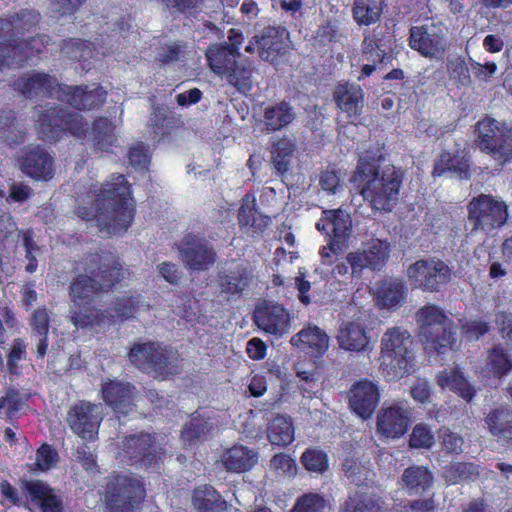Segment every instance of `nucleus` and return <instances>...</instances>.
Instances as JSON below:
<instances>
[{
    "mask_svg": "<svg viewBox=\"0 0 512 512\" xmlns=\"http://www.w3.org/2000/svg\"><path fill=\"white\" fill-rule=\"evenodd\" d=\"M79 265L82 272L73 277L68 287L70 321L77 329H93L104 325L107 318L106 310L93 304L95 299L120 283L125 270L110 253H88Z\"/></svg>",
    "mask_w": 512,
    "mask_h": 512,
    "instance_id": "1",
    "label": "nucleus"
},
{
    "mask_svg": "<svg viewBox=\"0 0 512 512\" xmlns=\"http://www.w3.org/2000/svg\"><path fill=\"white\" fill-rule=\"evenodd\" d=\"M75 214L85 221L95 220L100 232L123 234L134 221L136 204L130 183L123 174L92 187L82 197Z\"/></svg>",
    "mask_w": 512,
    "mask_h": 512,
    "instance_id": "2",
    "label": "nucleus"
},
{
    "mask_svg": "<svg viewBox=\"0 0 512 512\" xmlns=\"http://www.w3.org/2000/svg\"><path fill=\"white\" fill-rule=\"evenodd\" d=\"M39 20L40 13L33 9H20L0 16V75L5 70L23 67L49 43L46 35L24 38L38 25Z\"/></svg>",
    "mask_w": 512,
    "mask_h": 512,
    "instance_id": "3",
    "label": "nucleus"
},
{
    "mask_svg": "<svg viewBox=\"0 0 512 512\" xmlns=\"http://www.w3.org/2000/svg\"><path fill=\"white\" fill-rule=\"evenodd\" d=\"M382 161L381 154L366 152L357 162L352 182L372 209L390 212L398 201L403 175L394 166L386 167L380 173Z\"/></svg>",
    "mask_w": 512,
    "mask_h": 512,
    "instance_id": "4",
    "label": "nucleus"
},
{
    "mask_svg": "<svg viewBox=\"0 0 512 512\" xmlns=\"http://www.w3.org/2000/svg\"><path fill=\"white\" fill-rule=\"evenodd\" d=\"M98 494L104 512H141L147 491L141 476L113 471L103 478Z\"/></svg>",
    "mask_w": 512,
    "mask_h": 512,
    "instance_id": "5",
    "label": "nucleus"
},
{
    "mask_svg": "<svg viewBox=\"0 0 512 512\" xmlns=\"http://www.w3.org/2000/svg\"><path fill=\"white\" fill-rule=\"evenodd\" d=\"M129 362L139 371L163 381L179 373V355L161 341L135 342L128 352Z\"/></svg>",
    "mask_w": 512,
    "mask_h": 512,
    "instance_id": "6",
    "label": "nucleus"
},
{
    "mask_svg": "<svg viewBox=\"0 0 512 512\" xmlns=\"http://www.w3.org/2000/svg\"><path fill=\"white\" fill-rule=\"evenodd\" d=\"M210 70L232 85L238 92L246 94L252 89L254 67L241 53L230 50L226 44H211L205 53Z\"/></svg>",
    "mask_w": 512,
    "mask_h": 512,
    "instance_id": "7",
    "label": "nucleus"
},
{
    "mask_svg": "<svg viewBox=\"0 0 512 512\" xmlns=\"http://www.w3.org/2000/svg\"><path fill=\"white\" fill-rule=\"evenodd\" d=\"M414 341L410 333L394 327L381 341V366L392 378H403L415 371Z\"/></svg>",
    "mask_w": 512,
    "mask_h": 512,
    "instance_id": "8",
    "label": "nucleus"
},
{
    "mask_svg": "<svg viewBox=\"0 0 512 512\" xmlns=\"http://www.w3.org/2000/svg\"><path fill=\"white\" fill-rule=\"evenodd\" d=\"M419 321V341L428 355H441L454 347L456 338L453 322L439 307L429 305L422 308L418 312Z\"/></svg>",
    "mask_w": 512,
    "mask_h": 512,
    "instance_id": "9",
    "label": "nucleus"
},
{
    "mask_svg": "<svg viewBox=\"0 0 512 512\" xmlns=\"http://www.w3.org/2000/svg\"><path fill=\"white\" fill-rule=\"evenodd\" d=\"M39 133L50 142L59 141L70 134L78 139L87 137V124L84 117L60 105H53L38 115Z\"/></svg>",
    "mask_w": 512,
    "mask_h": 512,
    "instance_id": "10",
    "label": "nucleus"
},
{
    "mask_svg": "<svg viewBox=\"0 0 512 512\" xmlns=\"http://www.w3.org/2000/svg\"><path fill=\"white\" fill-rule=\"evenodd\" d=\"M120 454L127 465L149 470L160 467L165 449L159 443L157 433L140 431L124 437Z\"/></svg>",
    "mask_w": 512,
    "mask_h": 512,
    "instance_id": "11",
    "label": "nucleus"
},
{
    "mask_svg": "<svg viewBox=\"0 0 512 512\" xmlns=\"http://www.w3.org/2000/svg\"><path fill=\"white\" fill-rule=\"evenodd\" d=\"M476 146L500 164L512 159V128L492 118L479 121L475 127Z\"/></svg>",
    "mask_w": 512,
    "mask_h": 512,
    "instance_id": "12",
    "label": "nucleus"
},
{
    "mask_svg": "<svg viewBox=\"0 0 512 512\" xmlns=\"http://www.w3.org/2000/svg\"><path fill=\"white\" fill-rule=\"evenodd\" d=\"M467 210L472 231H482L487 234L502 227L508 217L505 202L487 194L473 197L467 205Z\"/></svg>",
    "mask_w": 512,
    "mask_h": 512,
    "instance_id": "13",
    "label": "nucleus"
},
{
    "mask_svg": "<svg viewBox=\"0 0 512 512\" xmlns=\"http://www.w3.org/2000/svg\"><path fill=\"white\" fill-rule=\"evenodd\" d=\"M100 396L104 404L120 418L136 408L138 390L129 381L108 378L101 383Z\"/></svg>",
    "mask_w": 512,
    "mask_h": 512,
    "instance_id": "14",
    "label": "nucleus"
},
{
    "mask_svg": "<svg viewBox=\"0 0 512 512\" xmlns=\"http://www.w3.org/2000/svg\"><path fill=\"white\" fill-rule=\"evenodd\" d=\"M315 226L318 231L329 236L328 249L333 254H338L341 251V245L350 236L352 219L350 214L342 208L324 209Z\"/></svg>",
    "mask_w": 512,
    "mask_h": 512,
    "instance_id": "15",
    "label": "nucleus"
},
{
    "mask_svg": "<svg viewBox=\"0 0 512 512\" xmlns=\"http://www.w3.org/2000/svg\"><path fill=\"white\" fill-rule=\"evenodd\" d=\"M20 170L35 181H50L55 174V160L40 144L29 145L17 159Z\"/></svg>",
    "mask_w": 512,
    "mask_h": 512,
    "instance_id": "16",
    "label": "nucleus"
},
{
    "mask_svg": "<svg viewBox=\"0 0 512 512\" xmlns=\"http://www.w3.org/2000/svg\"><path fill=\"white\" fill-rule=\"evenodd\" d=\"M253 322L261 331L276 338L283 337L291 328L289 311L283 305L270 301H263L255 307Z\"/></svg>",
    "mask_w": 512,
    "mask_h": 512,
    "instance_id": "17",
    "label": "nucleus"
},
{
    "mask_svg": "<svg viewBox=\"0 0 512 512\" xmlns=\"http://www.w3.org/2000/svg\"><path fill=\"white\" fill-rule=\"evenodd\" d=\"M183 263L191 271H207L216 262V251L203 237L187 234L178 247Z\"/></svg>",
    "mask_w": 512,
    "mask_h": 512,
    "instance_id": "18",
    "label": "nucleus"
},
{
    "mask_svg": "<svg viewBox=\"0 0 512 512\" xmlns=\"http://www.w3.org/2000/svg\"><path fill=\"white\" fill-rule=\"evenodd\" d=\"M333 101L338 110V117H343L347 123L355 124L365 104V93L359 84L338 82L332 93Z\"/></svg>",
    "mask_w": 512,
    "mask_h": 512,
    "instance_id": "19",
    "label": "nucleus"
},
{
    "mask_svg": "<svg viewBox=\"0 0 512 512\" xmlns=\"http://www.w3.org/2000/svg\"><path fill=\"white\" fill-rule=\"evenodd\" d=\"M253 279V269L236 260H232L217 274L220 292L230 298L241 297L251 286Z\"/></svg>",
    "mask_w": 512,
    "mask_h": 512,
    "instance_id": "20",
    "label": "nucleus"
},
{
    "mask_svg": "<svg viewBox=\"0 0 512 512\" xmlns=\"http://www.w3.org/2000/svg\"><path fill=\"white\" fill-rule=\"evenodd\" d=\"M101 420L97 405L85 400L76 402L67 413V422L70 429L83 439L92 440L95 438Z\"/></svg>",
    "mask_w": 512,
    "mask_h": 512,
    "instance_id": "21",
    "label": "nucleus"
},
{
    "mask_svg": "<svg viewBox=\"0 0 512 512\" xmlns=\"http://www.w3.org/2000/svg\"><path fill=\"white\" fill-rule=\"evenodd\" d=\"M59 83L55 76L45 72H31L20 75L14 80L13 89L26 99H34L39 96L58 99Z\"/></svg>",
    "mask_w": 512,
    "mask_h": 512,
    "instance_id": "22",
    "label": "nucleus"
},
{
    "mask_svg": "<svg viewBox=\"0 0 512 512\" xmlns=\"http://www.w3.org/2000/svg\"><path fill=\"white\" fill-rule=\"evenodd\" d=\"M107 98V92L98 85L89 89L88 85L59 86L58 100L78 111H91L102 106Z\"/></svg>",
    "mask_w": 512,
    "mask_h": 512,
    "instance_id": "23",
    "label": "nucleus"
},
{
    "mask_svg": "<svg viewBox=\"0 0 512 512\" xmlns=\"http://www.w3.org/2000/svg\"><path fill=\"white\" fill-rule=\"evenodd\" d=\"M410 423V410L403 402H397L379 412L376 426L381 436L397 439L408 431Z\"/></svg>",
    "mask_w": 512,
    "mask_h": 512,
    "instance_id": "24",
    "label": "nucleus"
},
{
    "mask_svg": "<svg viewBox=\"0 0 512 512\" xmlns=\"http://www.w3.org/2000/svg\"><path fill=\"white\" fill-rule=\"evenodd\" d=\"M351 410L363 420L369 419L380 402V391L376 383L363 379L352 385L348 391Z\"/></svg>",
    "mask_w": 512,
    "mask_h": 512,
    "instance_id": "25",
    "label": "nucleus"
},
{
    "mask_svg": "<svg viewBox=\"0 0 512 512\" xmlns=\"http://www.w3.org/2000/svg\"><path fill=\"white\" fill-rule=\"evenodd\" d=\"M23 490L41 512H64L62 497L46 482L39 479L26 480L23 482Z\"/></svg>",
    "mask_w": 512,
    "mask_h": 512,
    "instance_id": "26",
    "label": "nucleus"
},
{
    "mask_svg": "<svg viewBox=\"0 0 512 512\" xmlns=\"http://www.w3.org/2000/svg\"><path fill=\"white\" fill-rule=\"evenodd\" d=\"M88 141L95 153H113L114 147L118 145L115 124L107 117H96L91 124Z\"/></svg>",
    "mask_w": 512,
    "mask_h": 512,
    "instance_id": "27",
    "label": "nucleus"
},
{
    "mask_svg": "<svg viewBox=\"0 0 512 512\" xmlns=\"http://www.w3.org/2000/svg\"><path fill=\"white\" fill-rule=\"evenodd\" d=\"M292 346L305 351L311 357H322L329 345V337L325 331L318 326H307L301 329L291 338Z\"/></svg>",
    "mask_w": 512,
    "mask_h": 512,
    "instance_id": "28",
    "label": "nucleus"
},
{
    "mask_svg": "<svg viewBox=\"0 0 512 512\" xmlns=\"http://www.w3.org/2000/svg\"><path fill=\"white\" fill-rule=\"evenodd\" d=\"M258 458V452L254 449L236 444L222 452L221 463L227 472L244 473L257 464Z\"/></svg>",
    "mask_w": 512,
    "mask_h": 512,
    "instance_id": "29",
    "label": "nucleus"
},
{
    "mask_svg": "<svg viewBox=\"0 0 512 512\" xmlns=\"http://www.w3.org/2000/svg\"><path fill=\"white\" fill-rule=\"evenodd\" d=\"M391 40L376 29L364 34L361 44L362 59L374 64H387L392 61Z\"/></svg>",
    "mask_w": 512,
    "mask_h": 512,
    "instance_id": "30",
    "label": "nucleus"
},
{
    "mask_svg": "<svg viewBox=\"0 0 512 512\" xmlns=\"http://www.w3.org/2000/svg\"><path fill=\"white\" fill-rule=\"evenodd\" d=\"M183 125L184 123L180 115L175 114L168 106H153L149 118V127L152 133L160 140L169 137L175 130L181 128Z\"/></svg>",
    "mask_w": 512,
    "mask_h": 512,
    "instance_id": "31",
    "label": "nucleus"
},
{
    "mask_svg": "<svg viewBox=\"0 0 512 512\" xmlns=\"http://www.w3.org/2000/svg\"><path fill=\"white\" fill-rule=\"evenodd\" d=\"M283 30L268 26L260 36H256L257 52L259 57L271 64H276L285 49Z\"/></svg>",
    "mask_w": 512,
    "mask_h": 512,
    "instance_id": "32",
    "label": "nucleus"
},
{
    "mask_svg": "<svg viewBox=\"0 0 512 512\" xmlns=\"http://www.w3.org/2000/svg\"><path fill=\"white\" fill-rule=\"evenodd\" d=\"M406 297L407 287L400 278L384 279L377 288L376 301L380 308L397 309L405 302Z\"/></svg>",
    "mask_w": 512,
    "mask_h": 512,
    "instance_id": "33",
    "label": "nucleus"
},
{
    "mask_svg": "<svg viewBox=\"0 0 512 512\" xmlns=\"http://www.w3.org/2000/svg\"><path fill=\"white\" fill-rule=\"evenodd\" d=\"M418 276H421L420 287L437 291L439 285L450 280L451 272L449 267L440 260L418 261Z\"/></svg>",
    "mask_w": 512,
    "mask_h": 512,
    "instance_id": "34",
    "label": "nucleus"
},
{
    "mask_svg": "<svg viewBox=\"0 0 512 512\" xmlns=\"http://www.w3.org/2000/svg\"><path fill=\"white\" fill-rule=\"evenodd\" d=\"M485 424L498 441L512 446V411L508 407L501 406L491 410L485 418Z\"/></svg>",
    "mask_w": 512,
    "mask_h": 512,
    "instance_id": "35",
    "label": "nucleus"
},
{
    "mask_svg": "<svg viewBox=\"0 0 512 512\" xmlns=\"http://www.w3.org/2000/svg\"><path fill=\"white\" fill-rule=\"evenodd\" d=\"M192 503L197 512H227L228 509L227 501L209 484L194 489Z\"/></svg>",
    "mask_w": 512,
    "mask_h": 512,
    "instance_id": "36",
    "label": "nucleus"
},
{
    "mask_svg": "<svg viewBox=\"0 0 512 512\" xmlns=\"http://www.w3.org/2000/svg\"><path fill=\"white\" fill-rule=\"evenodd\" d=\"M441 29L431 24L418 27V52L430 58H440L444 52Z\"/></svg>",
    "mask_w": 512,
    "mask_h": 512,
    "instance_id": "37",
    "label": "nucleus"
},
{
    "mask_svg": "<svg viewBox=\"0 0 512 512\" xmlns=\"http://www.w3.org/2000/svg\"><path fill=\"white\" fill-rule=\"evenodd\" d=\"M386 0H354L351 8L352 18L360 26H371L381 20Z\"/></svg>",
    "mask_w": 512,
    "mask_h": 512,
    "instance_id": "38",
    "label": "nucleus"
},
{
    "mask_svg": "<svg viewBox=\"0 0 512 512\" xmlns=\"http://www.w3.org/2000/svg\"><path fill=\"white\" fill-rule=\"evenodd\" d=\"M337 340L340 348L351 352L365 351L369 344L365 327L355 322H348L342 327Z\"/></svg>",
    "mask_w": 512,
    "mask_h": 512,
    "instance_id": "39",
    "label": "nucleus"
},
{
    "mask_svg": "<svg viewBox=\"0 0 512 512\" xmlns=\"http://www.w3.org/2000/svg\"><path fill=\"white\" fill-rule=\"evenodd\" d=\"M295 118L292 106L286 101H280L265 108L263 122L267 131H280L287 127Z\"/></svg>",
    "mask_w": 512,
    "mask_h": 512,
    "instance_id": "40",
    "label": "nucleus"
},
{
    "mask_svg": "<svg viewBox=\"0 0 512 512\" xmlns=\"http://www.w3.org/2000/svg\"><path fill=\"white\" fill-rule=\"evenodd\" d=\"M141 304L140 295H123L113 301L111 313L106 311L107 318L104 324H113L116 321L124 322L135 317Z\"/></svg>",
    "mask_w": 512,
    "mask_h": 512,
    "instance_id": "41",
    "label": "nucleus"
},
{
    "mask_svg": "<svg viewBox=\"0 0 512 512\" xmlns=\"http://www.w3.org/2000/svg\"><path fill=\"white\" fill-rule=\"evenodd\" d=\"M212 429L213 424L209 421V418L195 411L184 424L181 430V438L185 443L193 445L205 439Z\"/></svg>",
    "mask_w": 512,
    "mask_h": 512,
    "instance_id": "42",
    "label": "nucleus"
},
{
    "mask_svg": "<svg viewBox=\"0 0 512 512\" xmlns=\"http://www.w3.org/2000/svg\"><path fill=\"white\" fill-rule=\"evenodd\" d=\"M437 382L442 388L454 391L468 402L474 397L475 390L457 369L441 371L437 375Z\"/></svg>",
    "mask_w": 512,
    "mask_h": 512,
    "instance_id": "43",
    "label": "nucleus"
},
{
    "mask_svg": "<svg viewBox=\"0 0 512 512\" xmlns=\"http://www.w3.org/2000/svg\"><path fill=\"white\" fill-rule=\"evenodd\" d=\"M267 436L272 445L287 446L294 441V426L290 418L277 415L268 425Z\"/></svg>",
    "mask_w": 512,
    "mask_h": 512,
    "instance_id": "44",
    "label": "nucleus"
},
{
    "mask_svg": "<svg viewBox=\"0 0 512 512\" xmlns=\"http://www.w3.org/2000/svg\"><path fill=\"white\" fill-rule=\"evenodd\" d=\"M60 50L64 57L81 62L92 58L95 46L88 40L68 38L63 40Z\"/></svg>",
    "mask_w": 512,
    "mask_h": 512,
    "instance_id": "45",
    "label": "nucleus"
},
{
    "mask_svg": "<svg viewBox=\"0 0 512 512\" xmlns=\"http://www.w3.org/2000/svg\"><path fill=\"white\" fill-rule=\"evenodd\" d=\"M294 151L295 145L289 139L281 138L273 144L272 162L278 173L284 174L288 171Z\"/></svg>",
    "mask_w": 512,
    "mask_h": 512,
    "instance_id": "46",
    "label": "nucleus"
},
{
    "mask_svg": "<svg viewBox=\"0 0 512 512\" xmlns=\"http://www.w3.org/2000/svg\"><path fill=\"white\" fill-rule=\"evenodd\" d=\"M300 462L307 471L317 474H324L329 469L327 453L316 447L307 448L302 453Z\"/></svg>",
    "mask_w": 512,
    "mask_h": 512,
    "instance_id": "47",
    "label": "nucleus"
},
{
    "mask_svg": "<svg viewBox=\"0 0 512 512\" xmlns=\"http://www.w3.org/2000/svg\"><path fill=\"white\" fill-rule=\"evenodd\" d=\"M363 252L367 259L368 269L380 270L389 257V244L380 239H374Z\"/></svg>",
    "mask_w": 512,
    "mask_h": 512,
    "instance_id": "48",
    "label": "nucleus"
},
{
    "mask_svg": "<svg viewBox=\"0 0 512 512\" xmlns=\"http://www.w3.org/2000/svg\"><path fill=\"white\" fill-rule=\"evenodd\" d=\"M487 366L495 376L501 377L512 369V362L501 347H494L488 354Z\"/></svg>",
    "mask_w": 512,
    "mask_h": 512,
    "instance_id": "49",
    "label": "nucleus"
},
{
    "mask_svg": "<svg viewBox=\"0 0 512 512\" xmlns=\"http://www.w3.org/2000/svg\"><path fill=\"white\" fill-rule=\"evenodd\" d=\"M324 496L318 493H305L300 496L290 512H322L326 507Z\"/></svg>",
    "mask_w": 512,
    "mask_h": 512,
    "instance_id": "50",
    "label": "nucleus"
},
{
    "mask_svg": "<svg viewBox=\"0 0 512 512\" xmlns=\"http://www.w3.org/2000/svg\"><path fill=\"white\" fill-rule=\"evenodd\" d=\"M479 475V467L473 463L457 462L451 464L446 469V477L449 481L456 483L458 481L471 479Z\"/></svg>",
    "mask_w": 512,
    "mask_h": 512,
    "instance_id": "51",
    "label": "nucleus"
},
{
    "mask_svg": "<svg viewBox=\"0 0 512 512\" xmlns=\"http://www.w3.org/2000/svg\"><path fill=\"white\" fill-rule=\"evenodd\" d=\"M59 461V455L52 445L43 443L36 451L35 468L40 471H48Z\"/></svg>",
    "mask_w": 512,
    "mask_h": 512,
    "instance_id": "52",
    "label": "nucleus"
},
{
    "mask_svg": "<svg viewBox=\"0 0 512 512\" xmlns=\"http://www.w3.org/2000/svg\"><path fill=\"white\" fill-rule=\"evenodd\" d=\"M447 71L451 80L457 84L468 85L470 83V73L464 59L452 57L448 60Z\"/></svg>",
    "mask_w": 512,
    "mask_h": 512,
    "instance_id": "53",
    "label": "nucleus"
},
{
    "mask_svg": "<svg viewBox=\"0 0 512 512\" xmlns=\"http://www.w3.org/2000/svg\"><path fill=\"white\" fill-rule=\"evenodd\" d=\"M446 171L457 172L461 178H468L469 176L468 166L465 163H461L459 166H457L455 164V159L449 152H445L440 156L435 165L433 173L440 176Z\"/></svg>",
    "mask_w": 512,
    "mask_h": 512,
    "instance_id": "54",
    "label": "nucleus"
},
{
    "mask_svg": "<svg viewBox=\"0 0 512 512\" xmlns=\"http://www.w3.org/2000/svg\"><path fill=\"white\" fill-rule=\"evenodd\" d=\"M30 326L33 335H45L49 333L50 315L45 306L38 307L32 312Z\"/></svg>",
    "mask_w": 512,
    "mask_h": 512,
    "instance_id": "55",
    "label": "nucleus"
},
{
    "mask_svg": "<svg viewBox=\"0 0 512 512\" xmlns=\"http://www.w3.org/2000/svg\"><path fill=\"white\" fill-rule=\"evenodd\" d=\"M425 230L434 234L440 232L449 223V215L439 208L430 209L424 218Z\"/></svg>",
    "mask_w": 512,
    "mask_h": 512,
    "instance_id": "56",
    "label": "nucleus"
},
{
    "mask_svg": "<svg viewBox=\"0 0 512 512\" xmlns=\"http://www.w3.org/2000/svg\"><path fill=\"white\" fill-rule=\"evenodd\" d=\"M53 13L58 17L72 16L86 3V0H50Z\"/></svg>",
    "mask_w": 512,
    "mask_h": 512,
    "instance_id": "57",
    "label": "nucleus"
},
{
    "mask_svg": "<svg viewBox=\"0 0 512 512\" xmlns=\"http://www.w3.org/2000/svg\"><path fill=\"white\" fill-rule=\"evenodd\" d=\"M439 438L441 439L443 449L447 453L459 454L462 452L464 439L459 434L444 428L440 430Z\"/></svg>",
    "mask_w": 512,
    "mask_h": 512,
    "instance_id": "58",
    "label": "nucleus"
},
{
    "mask_svg": "<svg viewBox=\"0 0 512 512\" xmlns=\"http://www.w3.org/2000/svg\"><path fill=\"white\" fill-rule=\"evenodd\" d=\"M271 467L283 475H295L296 473V462L288 454L278 453L275 454L270 461Z\"/></svg>",
    "mask_w": 512,
    "mask_h": 512,
    "instance_id": "59",
    "label": "nucleus"
},
{
    "mask_svg": "<svg viewBox=\"0 0 512 512\" xmlns=\"http://www.w3.org/2000/svg\"><path fill=\"white\" fill-rule=\"evenodd\" d=\"M128 160L134 168H147L150 157L148 150L143 143H137L129 149Z\"/></svg>",
    "mask_w": 512,
    "mask_h": 512,
    "instance_id": "60",
    "label": "nucleus"
},
{
    "mask_svg": "<svg viewBox=\"0 0 512 512\" xmlns=\"http://www.w3.org/2000/svg\"><path fill=\"white\" fill-rule=\"evenodd\" d=\"M183 54L182 46L176 42L164 44L157 54V61L162 64H170L178 61Z\"/></svg>",
    "mask_w": 512,
    "mask_h": 512,
    "instance_id": "61",
    "label": "nucleus"
},
{
    "mask_svg": "<svg viewBox=\"0 0 512 512\" xmlns=\"http://www.w3.org/2000/svg\"><path fill=\"white\" fill-rule=\"evenodd\" d=\"M169 9L182 14L194 15L199 12L203 0H164Z\"/></svg>",
    "mask_w": 512,
    "mask_h": 512,
    "instance_id": "62",
    "label": "nucleus"
},
{
    "mask_svg": "<svg viewBox=\"0 0 512 512\" xmlns=\"http://www.w3.org/2000/svg\"><path fill=\"white\" fill-rule=\"evenodd\" d=\"M246 353L252 360H263L267 355V345L262 339L253 337L246 344Z\"/></svg>",
    "mask_w": 512,
    "mask_h": 512,
    "instance_id": "63",
    "label": "nucleus"
},
{
    "mask_svg": "<svg viewBox=\"0 0 512 512\" xmlns=\"http://www.w3.org/2000/svg\"><path fill=\"white\" fill-rule=\"evenodd\" d=\"M32 195L33 190L31 187L23 183H14L10 187V192L7 201L22 203L28 200Z\"/></svg>",
    "mask_w": 512,
    "mask_h": 512,
    "instance_id": "64",
    "label": "nucleus"
}]
</instances>
